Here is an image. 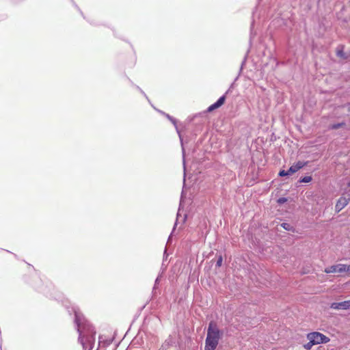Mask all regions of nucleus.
Segmentation results:
<instances>
[{
  "label": "nucleus",
  "instance_id": "nucleus-11",
  "mask_svg": "<svg viewBox=\"0 0 350 350\" xmlns=\"http://www.w3.org/2000/svg\"><path fill=\"white\" fill-rule=\"evenodd\" d=\"M345 125V122H340V123H338V124H334L331 126V129H338L339 128H341V127L344 126Z\"/></svg>",
  "mask_w": 350,
  "mask_h": 350
},
{
  "label": "nucleus",
  "instance_id": "nucleus-2",
  "mask_svg": "<svg viewBox=\"0 0 350 350\" xmlns=\"http://www.w3.org/2000/svg\"><path fill=\"white\" fill-rule=\"evenodd\" d=\"M308 342L303 345L306 350H311L314 345L327 343L330 339L325 335L319 332H310L306 335Z\"/></svg>",
  "mask_w": 350,
  "mask_h": 350
},
{
  "label": "nucleus",
  "instance_id": "nucleus-3",
  "mask_svg": "<svg viewBox=\"0 0 350 350\" xmlns=\"http://www.w3.org/2000/svg\"><path fill=\"white\" fill-rule=\"evenodd\" d=\"M94 334L95 332L90 331V334L85 336V334L80 331L79 334V340L83 345V348H88V347H91L94 340Z\"/></svg>",
  "mask_w": 350,
  "mask_h": 350
},
{
  "label": "nucleus",
  "instance_id": "nucleus-6",
  "mask_svg": "<svg viewBox=\"0 0 350 350\" xmlns=\"http://www.w3.org/2000/svg\"><path fill=\"white\" fill-rule=\"evenodd\" d=\"M330 308L334 310H347L350 309V300L342 302H334L331 304Z\"/></svg>",
  "mask_w": 350,
  "mask_h": 350
},
{
  "label": "nucleus",
  "instance_id": "nucleus-14",
  "mask_svg": "<svg viewBox=\"0 0 350 350\" xmlns=\"http://www.w3.org/2000/svg\"><path fill=\"white\" fill-rule=\"evenodd\" d=\"M345 273H346L347 275H350V265H345Z\"/></svg>",
  "mask_w": 350,
  "mask_h": 350
},
{
  "label": "nucleus",
  "instance_id": "nucleus-10",
  "mask_svg": "<svg viewBox=\"0 0 350 350\" xmlns=\"http://www.w3.org/2000/svg\"><path fill=\"white\" fill-rule=\"evenodd\" d=\"M312 180V177L310 176H306L300 179L301 183H308Z\"/></svg>",
  "mask_w": 350,
  "mask_h": 350
},
{
  "label": "nucleus",
  "instance_id": "nucleus-12",
  "mask_svg": "<svg viewBox=\"0 0 350 350\" xmlns=\"http://www.w3.org/2000/svg\"><path fill=\"white\" fill-rule=\"evenodd\" d=\"M288 175H291V174L289 172V170L288 171L281 170L279 172V176H288Z\"/></svg>",
  "mask_w": 350,
  "mask_h": 350
},
{
  "label": "nucleus",
  "instance_id": "nucleus-13",
  "mask_svg": "<svg viewBox=\"0 0 350 350\" xmlns=\"http://www.w3.org/2000/svg\"><path fill=\"white\" fill-rule=\"evenodd\" d=\"M222 262H223V258H222V256H219L218 257L217 260L216 265H217V267H221V265H222Z\"/></svg>",
  "mask_w": 350,
  "mask_h": 350
},
{
  "label": "nucleus",
  "instance_id": "nucleus-5",
  "mask_svg": "<svg viewBox=\"0 0 350 350\" xmlns=\"http://www.w3.org/2000/svg\"><path fill=\"white\" fill-rule=\"evenodd\" d=\"M324 272L326 273H345V265L336 264L327 267L325 269Z\"/></svg>",
  "mask_w": 350,
  "mask_h": 350
},
{
  "label": "nucleus",
  "instance_id": "nucleus-4",
  "mask_svg": "<svg viewBox=\"0 0 350 350\" xmlns=\"http://www.w3.org/2000/svg\"><path fill=\"white\" fill-rule=\"evenodd\" d=\"M350 202V189L349 191L343 194L337 201L335 208L336 211L340 212Z\"/></svg>",
  "mask_w": 350,
  "mask_h": 350
},
{
  "label": "nucleus",
  "instance_id": "nucleus-16",
  "mask_svg": "<svg viewBox=\"0 0 350 350\" xmlns=\"http://www.w3.org/2000/svg\"><path fill=\"white\" fill-rule=\"evenodd\" d=\"M287 201L286 198H280L278 199V202L280 203V204H282V203H284Z\"/></svg>",
  "mask_w": 350,
  "mask_h": 350
},
{
  "label": "nucleus",
  "instance_id": "nucleus-7",
  "mask_svg": "<svg viewBox=\"0 0 350 350\" xmlns=\"http://www.w3.org/2000/svg\"><path fill=\"white\" fill-rule=\"evenodd\" d=\"M225 100H226V96H222L221 97H220L217 101L213 104H212L211 105H210L206 111L207 112H211L213 111H214L215 109L220 107L221 105H223L225 103Z\"/></svg>",
  "mask_w": 350,
  "mask_h": 350
},
{
  "label": "nucleus",
  "instance_id": "nucleus-1",
  "mask_svg": "<svg viewBox=\"0 0 350 350\" xmlns=\"http://www.w3.org/2000/svg\"><path fill=\"white\" fill-rule=\"evenodd\" d=\"M221 335L222 333L218 328L217 323L214 321H211L207 330L204 350H215Z\"/></svg>",
  "mask_w": 350,
  "mask_h": 350
},
{
  "label": "nucleus",
  "instance_id": "nucleus-9",
  "mask_svg": "<svg viewBox=\"0 0 350 350\" xmlns=\"http://www.w3.org/2000/svg\"><path fill=\"white\" fill-rule=\"evenodd\" d=\"M336 55L338 57L345 59L346 56L343 51V47H341V49H338L336 51Z\"/></svg>",
  "mask_w": 350,
  "mask_h": 350
},
{
  "label": "nucleus",
  "instance_id": "nucleus-8",
  "mask_svg": "<svg viewBox=\"0 0 350 350\" xmlns=\"http://www.w3.org/2000/svg\"><path fill=\"white\" fill-rule=\"evenodd\" d=\"M307 164V162H301L298 161L291 167H290L289 172L293 174L295 172H297L299 170L301 169L303 167H304Z\"/></svg>",
  "mask_w": 350,
  "mask_h": 350
},
{
  "label": "nucleus",
  "instance_id": "nucleus-15",
  "mask_svg": "<svg viewBox=\"0 0 350 350\" xmlns=\"http://www.w3.org/2000/svg\"><path fill=\"white\" fill-rule=\"evenodd\" d=\"M282 227L286 230H289L291 229L290 225L287 223H283L281 224Z\"/></svg>",
  "mask_w": 350,
  "mask_h": 350
}]
</instances>
